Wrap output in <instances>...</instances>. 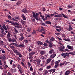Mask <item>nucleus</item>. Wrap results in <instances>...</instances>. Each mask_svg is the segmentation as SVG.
<instances>
[{
	"mask_svg": "<svg viewBox=\"0 0 75 75\" xmlns=\"http://www.w3.org/2000/svg\"><path fill=\"white\" fill-rule=\"evenodd\" d=\"M56 30L57 31H58V32H60V31H61V29H56Z\"/></svg>",
	"mask_w": 75,
	"mask_h": 75,
	"instance_id": "nucleus-51",
	"label": "nucleus"
},
{
	"mask_svg": "<svg viewBox=\"0 0 75 75\" xmlns=\"http://www.w3.org/2000/svg\"><path fill=\"white\" fill-rule=\"evenodd\" d=\"M53 71V69H51L48 71H49V72H50V73L51 72H52Z\"/></svg>",
	"mask_w": 75,
	"mask_h": 75,
	"instance_id": "nucleus-59",
	"label": "nucleus"
},
{
	"mask_svg": "<svg viewBox=\"0 0 75 75\" xmlns=\"http://www.w3.org/2000/svg\"><path fill=\"white\" fill-rule=\"evenodd\" d=\"M15 18L16 20H20V18L17 17H15Z\"/></svg>",
	"mask_w": 75,
	"mask_h": 75,
	"instance_id": "nucleus-52",
	"label": "nucleus"
},
{
	"mask_svg": "<svg viewBox=\"0 0 75 75\" xmlns=\"http://www.w3.org/2000/svg\"><path fill=\"white\" fill-rule=\"evenodd\" d=\"M46 57H47V56L45 55L44 56H42L41 57V58H40L41 59H45Z\"/></svg>",
	"mask_w": 75,
	"mask_h": 75,
	"instance_id": "nucleus-22",
	"label": "nucleus"
},
{
	"mask_svg": "<svg viewBox=\"0 0 75 75\" xmlns=\"http://www.w3.org/2000/svg\"><path fill=\"white\" fill-rule=\"evenodd\" d=\"M17 69H12L11 70V72L12 73H15L16 72Z\"/></svg>",
	"mask_w": 75,
	"mask_h": 75,
	"instance_id": "nucleus-14",
	"label": "nucleus"
},
{
	"mask_svg": "<svg viewBox=\"0 0 75 75\" xmlns=\"http://www.w3.org/2000/svg\"><path fill=\"white\" fill-rule=\"evenodd\" d=\"M43 45H44V46H46V47H47L48 44L47 43H45Z\"/></svg>",
	"mask_w": 75,
	"mask_h": 75,
	"instance_id": "nucleus-53",
	"label": "nucleus"
},
{
	"mask_svg": "<svg viewBox=\"0 0 75 75\" xmlns=\"http://www.w3.org/2000/svg\"><path fill=\"white\" fill-rule=\"evenodd\" d=\"M46 24H51V23L50 21H47L45 22Z\"/></svg>",
	"mask_w": 75,
	"mask_h": 75,
	"instance_id": "nucleus-25",
	"label": "nucleus"
},
{
	"mask_svg": "<svg viewBox=\"0 0 75 75\" xmlns=\"http://www.w3.org/2000/svg\"><path fill=\"white\" fill-rule=\"evenodd\" d=\"M14 31L15 33H16V34L18 33V31L17 30V29L15 28H14Z\"/></svg>",
	"mask_w": 75,
	"mask_h": 75,
	"instance_id": "nucleus-28",
	"label": "nucleus"
},
{
	"mask_svg": "<svg viewBox=\"0 0 75 75\" xmlns=\"http://www.w3.org/2000/svg\"><path fill=\"white\" fill-rule=\"evenodd\" d=\"M20 54V53L19 52H18V50H17V51H16V55H19Z\"/></svg>",
	"mask_w": 75,
	"mask_h": 75,
	"instance_id": "nucleus-43",
	"label": "nucleus"
},
{
	"mask_svg": "<svg viewBox=\"0 0 75 75\" xmlns=\"http://www.w3.org/2000/svg\"><path fill=\"white\" fill-rule=\"evenodd\" d=\"M50 40L51 41H55V38H54L52 37H51V38L50 39Z\"/></svg>",
	"mask_w": 75,
	"mask_h": 75,
	"instance_id": "nucleus-20",
	"label": "nucleus"
},
{
	"mask_svg": "<svg viewBox=\"0 0 75 75\" xmlns=\"http://www.w3.org/2000/svg\"><path fill=\"white\" fill-rule=\"evenodd\" d=\"M21 22L22 24L23 25H25V21H23L22 20H21Z\"/></svg>",
	"mask_w": 75,
	"mask_h": 75,
	"instance_id": "nucleus-27",
	"label": "nucleus"
},
{
	"mask_svg": "<svg viewBox=\"0 0 75 75\" xmlns=\"http://www.w3.org/2000/svg\"><path fill=\"white\" fill-rule=\"evenodd\" d=\"M18 68L20 73L22 74V71L21 70V66L20 65L18 64L17 66Z\"/></svg>",
	"mask_w": 75,
	"mask_h": 75,
	"instance_id": "nucleus-6",
	"label": "nucleus"
},
{
	"mask_svg": "<svg viewBox=\"0 0 75 75\" xmlns=\"http://www.w3.org/2000/svg\"><path fill=\"white\" fill-rule=\"evenodd\" d=\"M45 16L46 17H48V18H50L51 17V16L48 14L46 15Z\"/></svg>",
	"mask_w": 75,
	"mask_h": 75,
	"instance_id": "nucleus-49",
	"label": "nucleus"
},
{
	"mask_svg": "<svg viewBox=\"0 0 75 75\" xmlns=\"http://www.w3.org/2000/svg\"><path fill=\"white\" fill-rule=\"evenodd\" d=\"M40 30L41 31H43L44 32H46V30L45 29H40Z\"/></svg>",
	"mask_w": 75,
	"mask_h": 75,
	"instance_id": "nucleus-46",
	"label": "nucleus"
},
{
	"mask_svg": "<svg viewBox=\"0 0 75 75\" xmlns=\"http://www.w3.org/2000/svg\"><path fill=\"white\" fill-rule=\"evenodd\" d=\"M15 47H19V45L17 43H16L15 45Z\"/></svg>",
	"mask_w": 75,
	"mask_h": 75,
	"instance_id": "nucleus-55",
	"label": "nucleus"
},
{
	"mask_svg": "<svg viewBox=\"0 0 75 75\" xmlns=\"http://www.w3.org/2000/svg\"><path fill=\"white\" fill-rule=\"evenodd\" d=\"M59 65V64H56L54 66V68H56Z\"/></svg>",
	"mask_w": 75,
	"mask_h": 75,
	"instance_id": "nucleus-48",
	"label": "nucleus"
},
{
	"mask_svg": "<svg viewBox=\"0 0 75 75\" xmlns=\"http://www.w3.org/2000/svg\"><path fill=\"white\" fill-rule=\"evenodd\" d=\"M70 72H71V71H66L65 74V75H69V73H70Z\"/></svg>",
	"mask_w": 75,
	"mask_h": 75,
	"instance_id": "nucleus-21",
	"label": "nucleus"
},
{
	"mask_svg": "<svg viewBox=\"0 0 75 75\" xmlns=\"http://www.w3.org/2000/svg\"><path fill=\"white\" fill-rule=\"evenodd\" d=\"M6 58V57L4 55H3L2 57H1V59L2 60H3V59H5Z\"/></svg>",
	"mask_w": 75,
	"mask_h": 75,
	"instance_id": "nucleus-29",
	"label": "nucleus"
},
{
	"mask_svg": "<svg viewBox=\"0 0 75 75\" xmlns=\"http://www.w3.org/2000/svg\"><path fill=\"white\" fill-rule=\"evenodd\" d=\"M35 54V52H30L29 53V55L30 57H29V59H32L33 58V57L32 56V55H34Z\"/></svg>",
	"mask_w": 75,
	"mask_h": 75,
	"instance_id": "nucleus-3",
	"label": "nucleus"
},
{
	"mask_svg": "<svg viewBox=\"0 0 75 75\" xmlns=\"http://www.w3.org/2000/svg\"><path fill=\"white\" fill-rule=\"evenodd\" d=\"M62 15V16H63V17H64V18H68V17H67V16L65 15L62 13H61Z\"/></svg>",
	"mask_w": 75,
	"mask_h": 75,
	"instance_id": "nucleus-33",
	"label": "nucleus"
},
{
	"mask_svg": "<svg viewBox=\"0 0 75 75\" xmlns=\"http://www.w3.org/2000/svg\"><path fill=\"white\" fill-rule=\"evenodd\" d=\"M32 14L33 17H34V18L36 19V20H37L38 21L40 20V18H38V17L39 16V14H38V13H35V12H32Z\"/></svg>",
	"mask_w": 75,
	"mask_h": 75,
	"instance_id": "nucleus-2",
	"label": "nucleus"
},
{
	"mask_svg": "<svg viewBox=\"0 0 75 75\" xmlns=\"http://www.w3.org/2000/svg\"><path fill=\"white\" fill-rule=\"evenodd\" d=\"M47 19H48V18H47V17H46V16L43 19V21H45V20H47Z\"/></svg>",
	"mask_w": 75,
	"mask_h": 75,
	"instance_id": "nucleus-35",
	"label": "nucleus"
},
{
	"mask_svg": "<svg viewBox=\"0 0 75 75\" xmlns=\"http://www.w3.org/2000/svg\"><path fill=\"white\" fill-rule=\"evenodd\" d=\"M69 54H71V55H75V53L74 52H70L68 53Z\"/></svg>",
	"mask_w": 75,
	"mask_h": 75,
	"instance_id": "nucleus-31",
	"label": "nucleus"
},
{
	"mask_svg": "<svg viewBox=\"0 0 75 75\" xmlns=\"http://www.w3.org/2000/svg\"><path fill=\"white\" fill-rule=\"evenodd\" d=\"M55 62H54V60H53L51 62V65H53Z\"/></svg>",
	"mask_w": 75,
	"mask_h": 75,
	"instance_id": "nucleus-34",
	"label": "nucleus"
},
{
	"mask_svg": "<svg viewBox=\"0 0 75 75\" xmlns=\"http://www.w3.org/2000/svg\"><path fill=\"white\" fill-rule=\"evenodd\" d=\"M40 17L42 18V20L43 19V18H44V16H42V15H40Z\"/></svg>",
	"mask_w": 75,
	"mask_h": 75,
	"instance_id": "nucleus-56",
	"label": "nucleus"
},
{
	"mask_svg": "<svg viewBox=\"0 0 75 75\" xmlns=\"http://www.w3.org/2000/svg\"><path fill=\"white\" fill-rule=\"evenodd\" d=\"M48 73V71L47 70H45L44 72V74H47Z\"/></svg>",
	"mask_w": 75,
	"mask_h": 75,
	"instance_id": "nucleus-30",
	"label": "nucleus"
},
{
	"mask_svg": "<svg viewBox=\"0 0 75 75\" xmlns=\"http://www.w3.org/2000/svg\"><path fill=\"white\" fill-rule=\"evenodd\" d=\"M56 56V54H52L50 56V58L53 59V58H54V57Z\"/></svg>",
	"mask_w": 75,
	"mask_h": 75,
	"instance_id": "nucleus-10",
	"label": "nucleus"
},
{
	"mask_svg": "<svg viewBox=\"0 0 75 75\" xmlns=\"http://www.w3.org/2000/svg\"><path fill=\"white\" fill-rule=\"evenodd\" d=\"M67 47L68 49H69V50H73V49H74L72 46L67 45Z\"/></svg>",
	"mask_w": 75,
	"mask_h": 75,
	"instance_id": "nucleus-7",
	"label": "nucleus"
},
{
	"mask_svg": "<svg viewBox=\"0 0 75 75\" xmlns=\"http://www.w3.org/2000/svg\"><path fill=\"white\" fill-rule=\"evenodd\" d=\"M24 44L23 43H21L20 45H19V47H24Z\"/></svg>",
	"mask_w": 75,
	"mask_h": 75,
	"instance_id": "nucleus-17",
	"label": "nucleus"
},
{
	"mask_svg": "<svg viewBox=\"0 0 75 75\" xmlns=\"http://www.w3.org/2000/svg\"><path fill=\"white\" fill-rule=\"evenodd\" d=\"M64 40L66 41H70V39H64Z\"/></svg>",
	"mask_w": 75,
	"mask_h": 75,
	"instance_id": "nucleus-37",
	"label": "nucleus"
},
{
	"mask_svg": "<svg viewBox=\"0 0 75 75\" xmlns=\"http://www.w3.org/2000/svg\"><path fill=\"white\" fill-rule=\"evenodd\" d=\"M69 54H68V53H64L62 54H61V55H62V56H64L63 58H66V56L67 57H69Z\"/></svg>",
	"mask_w": 75,
	"mask_h": 75,
	"instance_id": "nucleus-4",
	"label": "nucleus"
},
{
	"mask_svg": "<svg viewBox=\"0 0 75 75\" xmlns=\"http://www.w3.org/2000/svg\"><path fill=\"white\" fill-rule=\"evenodd\" d=\"M21 63L23 67H24L25 66V64H24V63H23V62H21Z\"/></svg>",
	"mask_w": 75,
	"mask_h": 75,
	"instance_id": "nucleus-45",
	"label": "nucleus"
},
{
	"mask_svg": "<svg viewBox=\"0 0 75 75\" xmlns=\"http://www.w3.org/2000/svg\"><path fill=\"white\" fill-rule=\"evenodd\" d=\"M30 70L31 71H33V67L32 66H31L30 68Z\"/></svg>",
	"mask_w": 75,
	"mask_h": 75,
	"instance_id": "nucleus-54",
	"label": "nucleus"
},
{
	"mask_svg": "<svg viewBox=\"0 0 75 75\" xmlns=\"http://www.w3.org/2000/svg\"><path fill=\"white\" fill-rule=\"evenodd\" d=\"M12 41H13V42H16V40L14 38H12V40H11Z\"/></svg>",
	"mask_w": 75,
	"mask_h": 75,
	"instance_id": "nucleus-38",
	"label": "nucleus"
},
{
	"mask_svg": "<svg viewBox=\"0 0 75 75\" xmlns=\"http://www.w3.org/2000/svg\"><path fill=\"white\" fill-rule=\"evenodd\" d=\"M28 67H30V66H31V63H30V62H28Z\"/></svg>",
	"mask_w": 75,
	"mask_h": 75,
	"instance_id": "nucleus-40",
	"label": "nucleus"
},
{
	"mask_svg": "<svg viewBox=\"0 0 75 75\" xmlns=\"http://www.w3.org/2000/svg\"><path fill=\"white\" fill-rule=\"evenodd\" d=\"M27 50L28 51H29V52H31V49L30 48H27Z\"/></svg>",
	"mask_w": 75,
	"mask_h": 75,
	"instance_id": "nucleus-47",
	"label": "nucleus"
},
{
	"mask_svg": "<svg viewBox=\"0 0 75 75\" xmlns=\"http://www.w3.org/2000/svg\"><path fill=\"white\" fill-rule=\"evenodd\" d=\"M59 51H64V50H62V49H61V47H60L59 48Z\"/></svg>",
	"mask_w": 75,
	"mask_h": 75,
	"instance_id": "nucleus-60",
	"label": "nucleus"
},
{
	"mask_svg": "<svg viewBox=\"0 0 75 75\" xmlns=\"http://www.w3.org/2000/svg\"><path fill=\"white\" fill-rule=\"evenodd\" d=\"M41 61L40 59H38L37 61L36 62L38 65H40V62H41Z\"/></svg>",
	"mask_w": 75,
	"mask_h": 75,
	"instance_id": "nucleus-13",
	"label": "nucleus"
},
{
	"mask_svg": "<svg viewBox=\"0 0 75 75\" xmlns=\"http://www.w3.org/2000/svg\"><path fill=\"white\" fill-rule=\"evenodd\" d=\"M54 17H62V16L61 14H58V15H55Z\"/></svg>",
	"mask_w": 75,
	"mask_h": 75,
	"instance_id": "nucleus-8",
	"label": "nucleus"
},
{
	"mask_svg": "<svg viewBox=\"0 0 75 75\" xmlns=\"http://www.w3.org/2000/svg\"><path fill=\"white\" fill-rule=\"evenodd\" d=\"M27 31L28 32H30L31 31V28H27Z\"/></svg>",
	"mask_w": 75,
	"mask_h": 75,
	"instance_id": "nucleus-26",
	"label": "nucleus"
},
{
	"mask_svg": "<svg viewBox=\"0 0 75 75\" xmlns=\"http://www.w3.org/2000/svg\"><path fill=\"white\" fill-rule=\"evenodd\" d=\"M51 61H52V59H51L49 58L47 59V62L46 63H45V65H47V64H49V63H50V62H51Z\"/></svg>",
	"mask_w": 75,
	"mask_h": 75,
	"instance_id": "nucleus-5",
	"label": "nucleus"
},
{
	"mask_svg": "<svg viewBox=\"0 0 75 75\" xmlns=\"http://www.w3.org/2000/svg\"><path fill=\"white\" fill-rule=\"evenodd\" d=\"M36 74V71H34L32 73L33 75H35Z\"/></svg>",
	"mask_w": 75,
	"mask_h": 75,
	"instance_id": "nucleus-57",
	"label": "nucleus"
},
{
	"mask_svg": "<svg viewBox=\"0 0 75 75\" xmlns=\"http://www.w3.org/2000/svg\"><path fill=\"white\" fill-rule=\"evenodd\" d=\"M2 43H3V41L1 40H0V45H1Z\"/></svg>",
	"mask_w": 75,
	"mask_h": 75,
	"instance_id": "nucleus-61",
	"label": "nucleus"
},
{
	"mask_svg": "<svg viewBox=\"0 0 75 75\" xmlns=\"http://www.w3.org/2000/svg\"><path fill=\"white\" fill-rule=\"evenodd\" d=\"M10 23H11V25H15V27H17L18 28H21V26L19 25V23H17V22H14V21H10L9 22Z\"/></svg>",
	"mask_w": 75,
	"mask_h": 75,
	"instance_id": "nucleus-1",
	"label": "nucleus"
},
{
	"mask_svg": "<svg viewBox=\"0 0 75 75\" xmlns=\"http://www.w3.org/2000/svg\"><path fill=\"white\" fill-rule=\"evenodd\" d=\"M33 35H34V34H36V31L35 30H34L32 33Z\"/></svg>",
	"mask_w": 75,
	"mask_h": 75,
	"instance_id": "nucleus-32",
	"label": "nucleus"
},
{
	"mask_svg": "<svg viewBox=\"0 0 75 75\" xmlns=\"http://www.w3.org/2000/svg\"><path fill=\"white\" fill-rule=\"evenodd\" d=\"M49 47H52V43L51 42H50L49 44Z\"/></svg>",
	"mask_w": 75,
	"mask_h": 75,
	"instance_id": "nucleus-41",
	"label": "nucleus"
},
{
	"mask_svg": "<svg viewBox=\"0 0 75 75\" xmlns=\"http://www.w3.org/2000/svg\"><path fill=\"white\" fill-rule=\"evenodd\" d=\"M66 62V61H65L64 62V63H60V66H62V65H65V62Z\"/></svg>",
	"mask_w": 75,
	"mask_h": 75,
	"instance_id": "nucleus-50",
	"label": "nucleus"
},
{
	"mask_svg": "<svg viewBox=\"0 0 75 75\" xmlns=\"http://www.w3.org/2000/svg\"><path fill=\"white\" fill-rule=\"evenodd\" d=\"M2 27L5 30H7V28L6 27V25H5V24H4L2 26Z\"/></svg>",
	"mask_w": 75,
	"mask_h": 75,
	"instance_id": "nucleus-15",
	"label": "nucleus"
},
{
	"mask_svg": "<svg viewBox=\"0 0 75 75\" xmlns=\"http://www.w3.org/2000/svg\"><path fill=\"white\" fill-rule=\"evenodd\" d=\"M21 4V2L20 1H18L16 3V6H19L20 4Z\"/></svg>",
	"mask_w": 75,
	"mask_h": 75,
	"instance_id": "nucleus-18",
	"label": "nucleus"
},
{
	"mask_svg": "<svg viewBox=\"0 0 75 75\" xmlns=\"http://www.w3.org/2000/svg\"><path fill=\"white\" fill-rule=\"evenodd\" d=\"M41 25H42L43 26H45V23H40Z\"/></svg>",
	"mask_w": 75,
	"mask_h": 75,
	"instance_id": "nucleus-42",
	"label": "nucleus"
},
{
	"mask_svg": "<svg viewBox=\"0 0 75 75\" xmlns=\"http://www.w3.org/2000/svg\"><path fill=\"white\" fill-rule=\"evenodd\" d=\"M22 12L23 13H27V9L26 8H24L22 9Z\"/></svg>",
	"mask_w": 75,
	"mask_h": 75,
	"instance_id": "nucleus-12",
	"label": "nucleus"
},
{
	"mask_svg": "<svg viewBox=\"0 0 75 75\" xmlns=\"http://www.w3.org/2000/svg\"><path fill=\"white\" fill-rule=\"evenodd\" d=\"M24 37L23 36H21V38H20L18 39L19 41H22L23 40H24Z\"/></svg>",
	"mask_w": 75,
	"mask_h": 75,
	"instance_id": "nucleus-16",
	"label": "nucleus"
},
{
	"mask_svg": "<svg viewBox=\"0 0 75 75\" xmlns=\"http://www.w3.org/2000/svg\"><path fill=\"white\" fill-rule=\"evenodd\" d=\"M8 19H11V16L10 15H9L8 16Z\"/></svg>",
	"mask_w": 75,
	"mask_h": 75,
	"instance_id": "nucleus-58",
	"label": "nucleus"
},
{
	"mask_svg": "<svg viewBox=\"0 0 75 75\" xmlns=\"http://www.w3.org/2000/svg\"><path fill=\"white\" fill-rule=\"evenodd\" d=\"M45 54V51H41L40 52L41 55H44V54Z\"/></svg>",
	"mask_w": 75,
	"mask_h": 75,
	"instance_id": "nucleus-24",
	"label": "nucleus"
},
{
	"mask_svg": "<svg viewBox=\"0 0 75 75\" xmlns=\"http://www.w3.org/2000/svg\"><path fill=\"white\" fill-rule=\"evenodd\" d=\"M47 69H50V68H51V66H47Z\"/></svg>",
	"mask_w": 75,
	"mask_h": 75,
	"instance_id": "nucleus-64",
	"label": "nucleus"
},
{
	"mask_svg": "<svg viewBox=\"0 0 75 75\" xmlns=\"http://www.w3.org/2000/svg\"><path fill=\"white\" fill-rule=\"evenodd\" d=\"M21 17L23 20H25L27 19V17L25 16L24 14H22L21 16Z\"/></svg>",
	"mask_w": 75,
	"mask_h": 75,
	"instance_id": "nucleus-9",
	"label": "nucleus"
},
{
	"mask_svg": "<svg viewBox=\"0 0 75 75\" xmlns=\"http://www.w3.org/2000/svg\"><path fill=\"white\" fill-rule=\"evenodd\" d=\"M46 11V9L45 8L43 7L42 8V11L43 12H44V11Z\"/></svg>",
	"mask_w": 75,
	"mask_h": 75,
	"instance_id": "nucleus-44",
	"label": "nucleus"
},
{
	"mask_svg": "<svg viewBox=\"0 0 75 75\" xmlns=\"http://www.w3.org/2000/svg\"><path fill=\"white\" fill-rule=\"evenodd\" d=\"M68 29L69 30V31H70L71 30H73V28L72 27L71 25H69V29Z\"/></svg>",
	"mask_w": 75,
	"mask_h": 75,
	"instance_id": "nucleus-11",
	"label": "nucleus"
},
{
	"mask_svg": "<svg viewBox=\"0 0 75 75\" xmlns=\"http://www.w3.org/2000/svg\"><path fill=\"white\" fill-rule=\"evenodd\" d=\"M13 34L14 35V37H15V38L16 39H17V35L16 33H13Z\"/></svg>",
	"mask_w": 75,
	"mask_h": 75,
	"instance_id": "nucleus-39",
	"label": "nucleus"
},
{
	"mask_svg": "<svg viewBox=\"0 0 75 75\" xmlns=\"http://www.w3.org/2000/svg\"><path fill=\"white\" fill-rule=\"evenodd\" d=\"M37 44H38L41 45H43V42H42L40 41H38L37 42Z\"/></svg>",
	"mask_w": 75,
	"mask_h": 75,
	"instance_id": "nucleus-19",
	"label": "nucleus"
},
{
	"mask_svg": "<svg viewBox=\"0 0 75 75\" xmlns=\"http://www.w3.org/2000/svg\"><path fill=\"white\" fill-rule=\"evenodd\" d=\"M54 51V49H52L49 51V54H51L52 53V52Z\"/></svg>",
	"mask_w": 75,
	"mask_h": 75,
	"instance_id": "nucleus-23",
	"label": "nucleus"
},
{
	"mask_svg": "<svg viewBox=\"0 0 75 75\" xmlns=\"http://www.w3.org/2000/svg\"><path fill=\"white\" fill-rule=\"evenodd\" d=\"M62 37H64V38H66V36H65V34H63L62 35Z\"/></svg>",
	"mask_w": 75,
	"mask_h": 75,
	"instance_id": "nucleus-62",
	"label": "nucleus"
},
{
	"mask_svg": "<svg viewBox=\"0 0 75 75\" xmlns=\"http://www.w3.org/2000/svg\"><path fill=\"white\" fill-rule=\"evenodd\" d=\"M12 20L13 21H18V20H16V19L14 18H12Z\"/></svg>",
	"mask_w": 75,
	"mask_h": 75,
	"instance_id": "nucleus-36",
	"label": "nucleus"
},
{
	"mask_svg": "<svg viewBox=\"0 0 75 75\" xmlns=\"http://www.w3.org/2000/svg\"><path fill=\"white\" fill-rule=\"evenodd\" d=\"M10 47L12 49H13V48H15V47H14V46H10Z\"/></svg>",
	"mask_w": 75,
	"mask_h": 75,
	"instance_id": "nucleus-63",
	"label": "nucleus"
}]
</instances>
